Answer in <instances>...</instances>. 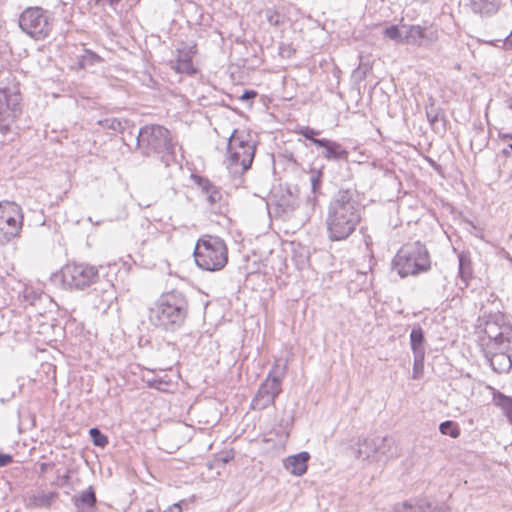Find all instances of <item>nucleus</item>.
Segmentation results:
<instances>
[{
  "instance_id": "obj_1",
  "label": "nucleus",
  "mask_w": 512,
  "mask_h": 512,
  "mask_svg": "<svg viewBox=\"0 0 512 512\" xmlns=\"http://www.w3.org/2000/svg\"><path fill=\"white\" fill-rule=\"evenodd\" d=\"M476 333L492 369L507 373L512 368V324L501 313L484 314L477 319Z\"/></svg>"
},
{
  "instance_id": "obj_2",
  "label": "nucleus",
  "mask_w": 512,
  "mask_h": 512,
  "mask_svg": "<svg viewBox=\"0 0 512 512\" xmlns=\"http://www.w3.org/2000/svg\"><path fill=\"white\" fill-rule=\"evenodd\" d=\"M361 221V206L352 189H340L327 208L326 231L330 241H344L356 230Z\"/></svg>"
},
{
  "instance_id": "obj_3",
  "label": "nucleus",
  "mask_w": 512,
  "mask_h": 512,
  "mask_svg": "<svg viewBox=\"0 0 512 512\" xmlns=\"http://www.w3.org/2000/svg\"><path fill=\"white\" fill-rule=\"evenodd\" d=\"M188 315V301L183 293L171 291L162 294L149 309V321L167 331L179 329Z\"/></svg>"
},
{
  "instance_id": "obj_4",
  "label": "nucleus",
  "mask_w": 512,
  "mask_h": 512,
  "mask_svg": "<svg viewBox=\"0 0 512 512\" xmlns=\"http://www.w3.org/2000/svg\"><path fill=\"white\" fill-rule=\"evenodd\" d=\"M136 140L143 154L156 155L166 167L175 162V144L165 127L146 125L138 131Z\"/></svg>"
},
{
  "instance_id": "obj_5",
  "label": "nucleus",
  "mask_w": 512,
  "mask_h": 512,
  "mask_svg": "<svg viewBox=\"0 0 512 512\" xmlns=\"http://www.w3.org/2000/svg\"><path fill=\"white\" fill-rule=\"evenodd\" d=\"M431 268L428 250L419 241L404 244L392 260V269L401 278L416 276Z\"/></svg>"
},
{
  "instance_id": "obj_6",
  "label": "nucleus",
  "mask_w": 512,
  "mask_h": 512,
  "mask_svg": "<svg viewBox=\"0 0 512 512\" xmlns=\"http://www.w3.org/2000/svg\"><path fill=\"white\" fill-rule=\"evenodd\" d=\"M351 450L356 459L367 464L386 463L398 455L395 441L386 436L358 438Z\"/></svg>"
},
{
  "instance_id": "obj_7",
  "label": "nucleus",
  "mask_w": 512,
  "mask_h": 512,
  "mask_svg": "<svg viewBox=\"0 0 512 512\" xmlns=\"http://www.w3.org/2000/svg\"><path fill=\"white\" fill-rule=\"evenodd\" d=\"M255 150V143L249 139V135L234 130L227 143L225 163L229 172L233 176L244 174L252 165Z\"/></svg>"
},
{
  "instance_id": "obj_8",
  "label": "nucleus",
  "mask_w": 512,
  "mask_h": 512,
  "mask_svg": "<svg viewBox=\"0 0 512 512\" xmlns=\"http://www.w3.org/2000/svg\"><path fill=\"white\" fill-rule=\"evenodd\" d=\"M54 21L53 12L41 6H30L20 13L18 26L29 38L43 41L51 35Z\"/></svg>"
},
{
  "instance_id": "obj_9",
  "label": "nucleus",
  "mask_w": 512,
  "mask_h": 512,
  "mask_svg": "<svg viewBox=\"0 0 512 512\" xmlns=\"http://www.w3.org/2000/svg\"><path fill=\"white\" fill-rule=\"evenodd\" d=\"M194 257L196 264L204 270H221L227 264V247L219 237L206 236L198 240Z\"/></svg>"
},
{
  "instance_id": "obj_10",
  "label": "nucleus",
  "mask_w": 512,
  "mask_h": 512,
  "mask_svg": "<svg viewBox=\"0 0 512 512\" xmlns=\"http://www.w3.org/2000/svg\"><path fill=\"white\" fill-rule=\"evenodd\" d=\"M286 365L282 367L279 360H276L266 379L261 383L256 395L252 399L251 408L253 410H264L273 405L276 397L282 391V380L285 376Z\"/></svg>"
},
{
  "instance_id": "obj_11",
  "label": "nucleus",
  "mask_w": 512,
  "mask_h": 512,
  "mask_svg": "<svg viewBox=\"0 0 512 512\" xmlns=\"http://www.w3.org/2000/svg\"><path fill=\"white\" fill-rule=\"evenodd\" d=\"M24 215L22 208L10 201L0 202V244L5 245L20 237Z\"/></svg>"
},
{
  "instance_id": "obj_12",
  "label": "nucleus",
  "mask_w": 512,
  "mask_h": 512,
  "mask_svg": "<svg viewBox=\"0 0 512 512\" xmlns=\"http://www.w3.org/2000/svg\"><path fill=\"white\" fill-rule=\"evenodd\" d=\"M63 284L70 289L82 290L99 277L98 270L89 265L68 263L61 270Z\"/></svg>"
},
{
  "instance_id": "obj_13",
  "label": "nucleus",
  "mask_w": 512,
  "mask_h": 512,
  "mask_svg": "<svg viewBox=\"0 0 512 512\" xmlns=\"http://www.w3.org/2000/svg\"><path fill=\"white\" fill-rule=\"evenodd\" d=\"M21 95L11 88L0 89V132L5 135L21 113Z\"/></svg>"
},
{
  "instance_id": "obj_14",
  "label": "nucleus",
  "mask_w": 512,
  "mask_h": 512,
  "mask_svg": "<svg viewBox=\"0 0 512 512\" xmlns=\"http://www.w3.org/2000/svg\"><path fill=\"white\" fill-rule=\"evenodd\" d=\"M401 29L404 30L403 44L407 45L428 48L439 38L438 30L432 24H402Z\"/></svg>"
},
{
  "instance_id": "obj_15",
  "label": "nucleus",
  "mask_w": 512,
  "mask_h": 512,
  "mask_svg": "<svg viewBox=\"0 0 512 512\" xmlns=\"http://www.w3.org/2000/svg\"><path fill=\"white\" fill-rule=\"evenodd\" d=\"M314 145L323 149L322 157L327 161L348 160L349 152L336 141L322 138V141H314Z\"/></svg>"
},
{
  "instance_id": "obj_16",
  "label": "nucleus",
  "mask_w": 512,
  "mask_h": 512,
  "mask_svg": "<svg viewBox=\"0 0 512 512\" xmlns=\"http://www.w3.org/2000/svg\"><path fill=\"white\" fill-rule=\"evenodd\" d=\"M194 54L193 47L177 49L176 59L170 62L171 68L178 73L193 74L195 72L192 61Z\"/></svg>"
},
{
  "instance_id": "obj_17",
  "label": "nucleus",
  "mask_w": 512,
  "mask_h": 512,
  "mask_svg": "<svg viewBox=\"0 0 512 512\" xmlns=\"http://www.w3.org/2000/svg\"><path fill=\"white\" fill-rule=\"evenodd\" d=\"M309 459V453L303 451L298 454L287 457L284 461V467L291 474L295 476H302L307 471V463Z\"/></svg>"
},
{
  "instance_id": "obj_18",
  "label": "nucleus",
  "mask_w": 512,
  "mask_h": 512,
  "mask_svg": "<svg viewBox=\"0 0 512 512\" xmlns=\"http://www.w3.org/2000/svg\"><path fill=\"white\" fill-rule=\"evenodd\" d=\"M96 502V494L92 486L79 492L74 497L77 512H95Z\"/></svg>"
},
{
  "instance_id": "obj_19",
  "label": "nucleus",
  "mask_w": 512,
  "mask_h": 512,
  "mask_svg": "<svg viewBox=\"0 0 512 512\" xmlns=\"http://www.w3.org/2000/svg\"><path fill=\"white\" fill-rule=\"evenodd\" d=\"M434 508L426 499H413L394 504L393 512H433Z\"/></svg>"
},
{
  "instance_id": "obj_20",
  "label": "nucleus",
  "mask_w": 512,
  "mask_h": 512,
  "mask_svg": "<svg viewBox=\"0 0 512 512\" xmlns=\"http://www.w3.org/2000/svg\"><path fill=\"white\" fill-rule=\"evenodd\" d=\"M196 181L203 195L205 196L206 201L212 207V209H214V206L222 200V194L220 190L207 178L197 176Z\"/></svg>"
},
{
  "instance_id": "obj_21",
  "label": "nucleus",
  "mask_w": 512,
  "mask_h": 512,
  "mask_svg": "<svg viewBox=\"0 0 512 512\" xmlns=\"http://www.w3.org/2000/svg\"><path fill=\"white\" fill-rule=\"evenodd\" d=\"M458 274L464 282V287L468 286V281L472 277V265L468 254L461 252L458 254Z\"/></svg>"
},
{
  "instance_id": "obj_22",
  "label": "nucleus",
  "mask_w": 512,
  "mask_h": 512,
  "mask_svg": "<svg viewBox=\"0 0 512 512\" xmlns=\"http://www.w3.org/2000/svg\"><path fill=\"white\" fill-rule=\"evenodd\" d=\"M471 7L476 13L490 15L497 11L498 2L496 0H471Z\"/></svg>"
},
{
  "instance_id": "obj_23",
  "label": "nucleus",
  "mask_w": 512,
  "mask_h": 512,
  "mask_svg": "<svg viewBox=\"0 0 512 512\" xmlns=\"http://www.w3.org/2000/svg\"><path fill=\"white\" fill-rule=\"evenodd\" d=\"M410 343L413 353H425L424 332L420 326H414L410 333Z\"/></svg>"
},
{
  "instance_id": "obj_24",
  "label": "nucleus",
  "mask_w": 512,
  "mask_h": 512,
  "mask_svg": "<svg viewBox=\"0 0 512 512\" xmlns=\"http://www.w3.org/2000/svg\"><path fill=\"white\" fill-rule=\"evenodd\" d=\"M98 124L103 129L112 130L115 132H123L128 126L127 120L118 119L115 117H109L98 121Z\"/></svg>"
},
{
  "instance_id": "obj_25",
  "label": "nucleus",
  "mask_w": 512,
  "mask_h": 512,
  "mask_svg": "<svg viewBox=\"0 0 512 512\" xmlns=\"http://www.w3.org/2000/svg\"><path fill=\"white\" fill-rule=\"evenodd\" d=\"M494 402L496 406L500 407L508 421L512 422V397L498 393L494 395Z\"/></svg>"
},
{
  "instance_id": "obj_26",
  "label": "nucleus",
  "mask_w": 512,
  "mask_h": 512,
  "mask_svg": "<svg viewBox=\"0 0 512 512\" xmlns=\"http://www.w3.org/2000/svg\"><path fill=\"white\" fill-rule=\"evenodd\" d=\"M101 61V57L91 50H84L83 54L78 57V65L83 69L100 63Z\"/></svg>"
},
{
  "instance_id": "obj_27",
  "label": "nucleus",
  "mask_w": 512,
  "mask_h": 512,
  "mask_svg": "<svg viewBox=\"0 0 512 512\" xmlns=\"http://www.w3.org/2000/svg\"><path fill=\"white\" fill-rule=\"evenodd\" d=\"M413 374L412 377L414 379H419L422 377L424 373V358L425 353H420L419 351L417 353H413Z\"/></svg>"
},
{
  "instance_id": "obj_28",
  "label": "nucleus",
  "mask_w": 512,
  "mask_h": 512,
  "mask_svg": "<svg viewBox=\"0 0 512 512\" xmlns=\"http://www.w3.org/2000/svg\"><path fill=\"white\" fill-rule=\"evenodd\" d=\"M323 172L322 169H311L310 170V183L313 194L320 193L322 185Z\"/></svg>"
},
{
  "instance_id": "obj_29",
  "label": "nucleus",
  "mask_w": 512,
  "mask_h": 512,
  "mask_svg": "<svg viewBox=\"0 0 512 512\" xmlns=\"http://www.w3.org/2000/svg\"><path fill=\"white\" fill-rule=\"evenodd\" d=\"M439 431L443 435H449L452 438H457L460 435V430L457 424L453 421L447 420L439 425Z\"/></svg>"
},
{
  "instance_id": "obj_30",
  "label": "nucleus",
  "mask_w": 512,
  "mask_h": 512,
  "mask_svg": "<svg viewBox=\"0 0 512 512\" xmlns=\"http://www.w3.org/2000/svg\"><path fill=\"white\" fill-rule=\"evenodd\" d=\"M383 34L386 38L393 40L397 43H403L404 32L400 30L397 25H391L384 29Z\"/></svg>"
},
{
  "instance_id": "obj_31",
  "label": "nucleus",
  "mask_w": 512,
  "mask_h": 512,
  "mask_svg": "<svg viewBox=\"0 0 512 512\" xmlns=\"http://www.w3.org/2000/svg\"><path fill=\"white\" fill-rule=\"evenodd\" d=\"M426 116L433 128L437 127V124L441 120V110L434 104H430L426 107Z\"/></svg>"
},
{
  "instance_id": "obj_32",
  "label": "nucleus",
  "mask_w": 512,
  "mask_h": 512,
  "mask_svg": "<svg viewBox=\"0 0 512 512\" xmlns=\"http://www.w3.org/2000/svg\"><path fill=\"white\" fill-rule=\"evenodd\" d=\"M55 492L41 493L34 498V503L39 507H49L56 498Z\"/></svg>"
},
{
  "instance_id": "obj_33",
  "label": "nucleus",
  "mask_w": 512,
  "mask_h": 512,
  "mask_svg": "<svg viewBox=\"0 0 512 512\" xmlns=\"http://www.w3.org/2000/svg\"><path fill=\"white\" fill-rule=\"evenodd\" d=\"M298 134L302 135L307 140L314 144V141H322V139L316 138L320 134V131L310 128L308 126L300 127Z\"/></svg>"
},
{
  "instance_id": "obj_34",
  "label": "nucleus",
  "mask_w": 512,
  "mask_h": 512,
  "mask_svg": "<svg viewBox=\"0 0 512 512\" xmlns=\"http://www.w3.org/2000/svg\"><path fill=\"white\" fill-rule=\"evenodd\" d=\"M93 443L98 447H104L108 443V438L100 432L98 428H91L89 431Z\"/></svg>"
},
{
  "instance_id": "obj_35",
  "label": "nucleus",
  "mask_w": 512,
  "mask_h": 512,
  "mask_svg": "<svg viewBox=\"0 0 512 512\" xmlns=\"http://www.w3.org/2000/svg\"><path fill=\"white\" fill-rule=\"evenodd\" d=\"M283 208L284 212L293 211L297 207V198L290 193V197L287 201L281 200L278 204Z\"/></svg>"
},
{
  "instance_id": "obj_36",
  "label": "nucleus",
  "mask_w": 512,
  "mask_h": 512,
  "mask_svg": "<svg viewBox=\"0 0 512 512\" xmlns=\"http://www.w3.org/2000/svg\"><path fill=\"white\" fill-rule=\"evenodd\" d=\"M13 461V458L9 454H0V467L7 466Z\"/></svg>"
},
{
  "instance_id": "obj_37",
  "label": "nucleus",
  "mask_w": 512,
  "mask_h": 512,
  "mask_svg": "<svg viewBox=\"0 0 512 512\" xmlns=\"http://www.w3.org/2000/svg\"><path fill=\"white\" fill-rule=\"evenodd\" d=\"M256 95H257V93L255 91H253V90H246L242 94L241 99L242 100L253 99Z\"/></svg>"
},
{
  "instance_id": "obj_38",
  "label": "nucleus",
  "mask_w": 512,
  "mask_h": 512,
  "mask_svg": "<svg viewBox=\"0 0 512 512\" xmlns=\"http://www.w3.org/2000/svg\"><path fill=\"white\" fill-rule=\"evenodd\" d=\"M165 512H182V507L179 503L171 505Z\"/></svg>"
},
{
  "instance_id": "obj_39",
  "label": "nucleus",
  "mask_w": 512,
  "mask_h": 512,
  "mask_svg": "<svg viewBox=\"0 0 512 512\" xmlns=\"http://www.w3.org/2000/svg\"><path fill=\"white\" fill-rule=\"evenodd\" d=\"M500 137L502 139H512V133H501Z\"/></svg>"
},
{
  "instance_id": "obj_40",
  "label": "nucleus",
  "mask_w": 512,
  "mask_h": 512,
  "mask_svg": "<svg viewBox=\"0 0 512 512\" xmlns=\"http://www.w3.org/2000/svg\"><path fill=\"white\" fill-rule=\"evenodd\" d=\"M506 44L510 47H512V30H511V33L510 35L507 37L506 39Z\"/></svg>"
},
{
  "instance_id": "obj_41",
  "label": "nucleus",
  "mask_w": 512,
  "mask_h": 512,
  "mask_svg": "<svg viewBox=\"0 0 512 512\" xmlns=\"http://www.w3.org/2000/svg\"><path fill=\"white\" fill-rule=\"evenodd\" d=\"M68 478H69L68 473H66L65 475H63V477H62V484L66 483V482L68 481Z\"/></svg>"
},
{
  "instance_id": "obj_42",
  "label": "nucleus",
  "mask_w": 512,
  "mask_h": 512,
  "mask_svg": "<svg viewBox=\"0 0 512 512\" xmlns=\"http://www.w3.org/2000/svg\"><path fill=\"white\" fill-rule=\"evenodd\" d=\"M110 4H114V3H117L119 2L120 0H107Z\"/></svg>"
},
{
  "instance_id": "obj_43",
  "label": "nucleus",
  "mask_w": 512,
  "mask_h": 512,
  "mask_svg": "<svg viewBox=\"0 0 512 512\" xmlns=\"http://www.w3.org/2000/svg\"><path fill=\"white\" fill-rule=\"evenodd\" d=\"M280 50H281V52H280V53H281V54H284V52H285L284 47H280Z\"/></svg>"
},
{
  "instance_id": "obj_44",
  "label": "nucleus",
  "mask_w": 512,
  "mask_h": 512,
  "mask_svg": "<svg viewBox=\"0 0 512 512\" xmlns=\"http://www.w3.org/2000/svg\"><path fill=\"white\" fill-rule=\"evenodd\" d=\"M503 153L507 155V154H509V151L507 149H504Z\"/></svg>"
},
{
  "instance_id": "obj_45",
  "label": "nucleus",
  "mask_w": 512,
  "mask_h": 512,
  "mask_svg": "<svg viewBox=\"0 0 512 512\" xmlns=\"http://www.w3.org/2000/svg\"><path fill=\"white\" fill-rule=\"evenodd\" d=\"M228 461H229V459H228V458H223V462H224V463H227Z\"/></svg>"
},
{
  "instance_id": "obj_46",
  "label": "nucleus",
  "mask_w": 512,
  "mask_h": 512,
  "mask_svg": "<svg viewBox=\"0 0 512 512\" xmlns=\"http://www.w3.org/2000/svg\"><path fill=\"white\" fill-rule=\"evenodd\" d=\"M145 512H154L152 509H147Z\"/></svg>"
},
{
  "instance_id": "obj_47",
  "label": "nucleus",
  "mask_w": 512,
  "mask_h": 512,
  "mask_svg": "<svg viewBox=\"0 0 512 512\" xmlns=\"http://www.w3.org/2000/svg\"><path fill=\"white\" fill-rule=\"evenodd\" d=\"M509 148L512 150V143H511V144H509Z\"/></svg>"
}]
</instances>
